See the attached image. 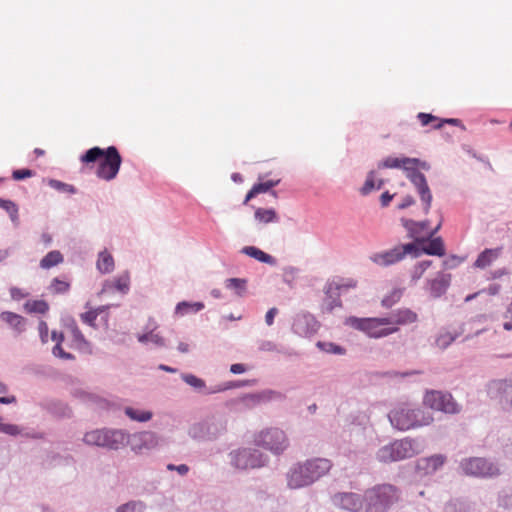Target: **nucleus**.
<instances>
[{
	"mask_svg": "<svg viewBox=\"0 0 512 512\" xmlns=\"http://www.w3.org/2000/svg\"><path fill=\"white\" fill-rule=\"evenodd\" d=\"M0 208L4 209L9 214L12 222H18V206L13 201L0 198Z\"/></svg>",
	"mask_w": 512,
	"mask_h": 512,
	"instance_id": "obj_42",
	"label": "nucleus"
},
{
	"mask_svg": "<svg viewBox=\"0 0 512 512\" xmlns=\"http://www.w3.org/2000/svg\"><path fill=\"white\" fill-rule=\"evenodd\" d=\"M0 431L9 435H16L19 433L18 427L13 424H0Z\"/></svg>",
	"mask_w": 512,
	"mask_h": 512,
	"instance_id": "obj_59",
	"label": "nucleus"
},
{
	"mask_svg": "<svg viewBox=\"0 0 512 512\" xmlns=\"http://www.w3.org/2000/svg\"><path fill=\"white\" fill-rule=\"evenodd\" d=\"M422 251L423 254L439 257L444 256L446 253L444 242L441 237L428 238V236H426V243L422 244Z\"/></svg>",
	"mask_w": 512,
	"mask_h": 512,
	"instance_id": "obj_25",
	"label": "nucleus"
},
{
	"mask_svg": "<svg viewBox=\"0 0 512 512\" xmlns=\"http://www.w3.org/2000/svg\"><path fill=\"white\" fill-rule=\"evenodd\" d=\"M134 440H138L139 442L145 443V444H154L155 442V435L152 432H142L138 435L134 436Z\"/></svg>",
	"mask_w": 512,
	"mask_h": 512,
	"instance_id": "obj_55",
	"label": "nucleus"
},
{
	"mask_svg": "<svg viewBox=\"0 0 512 512\" xmlns=\"http://www.w3.org/2000/svg\"><path fill=\"white\" fill-rule=\"evenodd\" d=\"M415 205V199L411 195H406L402 198L401 202L397 205V208L399 210L406 209L410 206Z\"/></svg>",
	"mask_w": 512,
	"mask_h": 512,
	"instance_id": "obj_58",
	"label": "nucleus"
},
{
	"mask_svg": "<svg viewBox=\"0 0 512 512\" xmlns=\"http://www.w3.org/2000/svg\"><path fill=\"white\" fill-rule=\"evenodd\" d=\"M253 442L256 446L269 450L276 455L283 453L289 445L285 432L279 428L261 430L254 435Z\"/></svg>",
	"mask_w": 512,
	"mask_h": 512,
	"instance_id": "obj_7",
	"label": "nucleus"
},
{
	"mask_svg": "<svg viewBox=\"0 0 512 512\" xmlns=\"http://www.w3.org/2000/svg\"><path fill=\"white\" fill-rule=\"evenodd\" d=\"M228 289L234 290L239 296H242L246 290V280L240 278H229L225 281Z\"/></svg>",
	"mask_w": 512,
	"mask_h": 512,
	"instance_id": "obj_40",
	"label": "nucleus"
},
{
	"mask_svg": "<svg viewBox=\"0 0 512 512\" xmlns=\"http://www.w3.org/2000/svg\"><path fill=\"white\" fill-rule=\"evenodd\" d=\"M446 457L441 454H436L427 458H423L418 462V468L423 470L425 474L436 472L444 465Z\"/></svg>",
	"mask_w": 512,
	"mask_h": 512,
	"instance_id": "obj_23",
	"label": "nucleus"
},
{
	"mask_svg": "<svg viewBox=\"0 0 512 512\" xmlns=\"http://www.w3.org/2000/svg\"><path fill=\"white\" fill-rule=\"evenodd\" d=\"M450 283V275L438 273L437 276L428 282L430 294L433 297H440L444 294Z\"/></svg>",
	"mask_w": 512,
	"mask_h": 512,
	"instance_id": "obj_24",
	"label": "nucleus"
},
{
	"mask_svg": "<svg viewBox=\"0 0 512 512\" xmlns=\"http://www.w3.org/2000/svg\"><path fill=\"white\" fill-rule=\"evenodd\" d=\"M442 222H443V219L441 218L439 223L437 224V226H435V228L432 229L431 231L427 232L428 238H432L436 235V233L440 230V228L442 226Z\"/></svg>",
	"mask_w": 512,
	"mask_h": 512,
	"instance_id": "obj_63",
	"label": "nucleus"
},
{
	"mask_svg": "<svg viewBox=\"0 0 512 512\" xmlns=\"http://www.w3.org/2000/svg\"><path fill=\"white\" fill-rule=\"evenodd\" d=\"M125 414L133 421L147 422L152 418V412L139 410L132 407L125 408Z\"/></svg>",
	"mask_w": 512,
	"mask_h": 512,
	"instance_id": "obj_35",
	"label": "nucleus"
},
{
	"mask_svg": "<svg viewBox=\"0 0 512 512\" xmlns=\"http://www.w3.org/2000/svg\"><path fill=\"white\" fill-rule=\"evenodd\" d=\"M303 465L309 475V478H311V483L327 474L332 467L331 461L326 458L310 459L304 462Z\"/></svg>",
	"mask_w": 512,
	"mask_h": 512,
	"instance_id": "obj_15",
	"label": "nucleus"
},
{
	"mask_svg": "<svg viewBox=\"0 0 512 512\" xmlns=\"http://www.w3.org/2000/svg\"><path fill=\"white\" fill-rule=\"evenodd\" d=\"M389 419L395 428L402 431L429 425L433 421L431 416H424L420 409H410L408 407L394 409L390 412Z\"/></svg>",
	"mask_w": 512,
	"mask_h": 512,
	"instance_id": "obj_5",
	"label": "nucleus"
},
{
	"mask_svg": "<svg viewBox=\"0 0 512 512\" xmlns=\"http://www.w3.org/2000/svg\"><path fill=\"white\" fill-rule=\"evenodd\" d=\"M87 445L118 450L126 442V435L120 430L96 429L87 432L83 437Z\"/></svg>",
	"mask_w": 512,
	"mask_h": 512,
	"instance_id": "obj_6",
	"label": "nucleus"
},
{
	"mask_svg": "<svg viewBox=\"0 0 512 512\" xmlns=\"http://www.w3.org/2000/svg\"><path fill=\"white\" fill-rule=\"evenodd\" d=\"M382 185H383V180H378V182L376 183L375 173L373 171H371L368 174L363 187L361 188V193L363 195H367L375 189H377V190L380 189L382 187Z\"/></svg>",
	"mask_w": 512,
	"mask_h": 512,
	"instance_id": "obj_38",
	"label": "nucleus"
},
{
	"mask_svg": "<svg viewBox=\"0 0 512 512\" xmlns=\"http://www.w3.org/2000/svg\"><path fill=\"white\" fill-rule=\"evenodd\" d=\"M254 217L259 223L264 224L278 221V216L274 209L257 208Z\"/></svg>",
	"mask_w": 512,
	"mask_h": 512,
	"instance_id": "obj_34",
	"label": "nucleus"
},
{
	"mask_svg": "<svg viewBox=\"0 0 512 512\" xmlns=\"http://www.w3.org/2000/svg\"><path fill=\"white\" fill-rule=\"evenodd\" d=\"M400 221L406 229L409 238H412L417 243H426V231L430 225L428 220L414 221L413 219L402 217Z\"/></svg>",
	"mask_w": 512,
	"mask_h": 512,
	"instance_id": "obj_13",
	"label": "nucleus"
},
{
	"mask_svg": "<svg viewBox=\"0 0 512 512\" xmlns=\"http://www.w3.org/2000/svg\"><path fill=\"white\" fill-rule=\"evenodd\" d=\"M176 471L181 475H185L189 471V468L187 465L181 464L176 467Z\"/></svg>",
	"mask_w": 512,
	"mask_h": 512,
	"instance_id": "obj_64",
	"label": "nucleus"
},
{
	"mask_svg": "<svg viewBox=\"0 0 512 512\" xmlns=\"http://www.w3.org/2000/svg\"><path fill=\"white\" fill-rule=\"evenodd\" d=\"M9 292L11 298L16 301H20L29 296V292L19 287H11Z\"/></svg>",
	"mask_w": 512,
	"mask_h": 512,
	"instance_id": "obj_53",
	"label": "nucleus"
},
{
	"mask_svg": "<svg viewBox=\"0 0 512 512\" xmlns=\"http://www.w3.org/2000/svg\"><path fill=\"white\" fill-rule=\"evenodd\" d=\"M347 324L362 331L370 338H383L398 331L397 326H390L388 317L357 318L349 317Z\"/></svg>",
	"mask_w": 512,
	"mask_h": 512,
	"instance_id": "obj_4",
	"label": "nucleus"
},
{
	"mask_svg": "<svg viewBox=\"0 0 512 512\" xmlns=\"http://www.w3.org/2000/svg\"><path fill=\"white\" fill-rule=\"evenodd\" d=\"M388 319L390 320V326H403L412 324L417 321V314L408 308H401L393 312Z\"/></svg>",
	"mask_w": 512,
	"mask_h": 512,
	"instance_id": "obj_20",
	"label": "nucleus"
},
{
	"mask_svg": "<svg viewBox=\"0 0 512 512\" xmlns=\"http://www.w3.org/2000/svg\"><path fill=\"white\" fill-rule=\"evenodd\" d=\"M319 323L311 314L297 316L293 323V331L299 336L307 337L317 332Z\"/></svg>",
	"mask_w": 512,
	"mask_h": 512,
	"instance_id": "obj_14",
	"label": "nucleus"
},
{
	"mask_svg": "<svg viewBox=\"0 0 512 512\" xmlns=\"http://www.w3.org/2000/svg\"><path fill=\"white\" fill-rule=\"evenodd\" d=\"M316 345L321 351L326 352V353L339 354V355L345 354V349L343 347H341L335 343H332V342L319 341V342H317Z\"/></svg>",
	"mask_w": 512,
	"mask_h": 512,
	"instance_id": "obj_45",
	"label": "nucleus"
},
{
	"mask_svg": "<svg viewBox=\"0 0 512 512\" xmlns=\"http://www.w3.org/2000/svg\"><path fill=\"white\" fill-rule=\"evenodd\" d=\"M327 300H326V310L328 312H331L333 311V309L335 308H338V307H341L342 303H341V300H340V295L339 293L337 294H333V296H326Z\"/></svg>",
	"mask_w": 512,
	"mask_h": 512,
	"instance_id": "obj_50",
	"label": "nucleus"
},
{
	"mask_svg": "<svg viewBox=\"0 0 512 512\" xmlns=\"http://www.w3.org/2000/svg\"><path fill=\"white\" fill-rule=\"evenodd\" d=\"M464 474L473 477H495L500 474V469L494 463L481 457L463 459L460 463Z\"/></svg>",
	"mask_w": 512,
	"mask_h": 512,
	"instance_id": "obj_9",
	"label": "nucleus"
},
{
	"mask_svg": "<svg viewBox=\"0 0 512 512\" xmlns=\"http://www.w3.org/2000/svg\"><path fill=\"white\" fill-rule=\"evenodd\" d=\"M51 339L56 342L55 346L53 347V354L56 357L65 359V360H72L74 359V356L70 353H67L63 350L61 344L64 340V335L62 332L52 331Z\"/></svg>",
	"mask_w": 512,
	"mask_h": 512,
	"instance_id": "obj_30",
	"label": "nucleus"
},
{
	"mask_svg": "<svg viewBox=\"0 0 512 512\" xmlns=\"http://www.w3.org/2000/svg\"><path fill=\"white\" fill-rule=\"evenodd\" d=\"M277 313H278V310L275 307L268 310V312L265 315V321H266L267 325L271 326L273 324L274 317L276 316Z\"/></svg>",
	"mask_w": 512,
	"mask_h": 512,
	"instance_id": "obj_60",
	"label": "nucleus"
},
{
	"mask_svg": "<svg viewBox=\"0 0 512 512\" xmlns=\"http://www.w3.org/2000/svg\"><path fill=\"white\" fill-rule=\"evenodd\" d=\"M246 371V367L243 364L236 363L230 366V372L233 374H241Z\"/></svg>",
	"mask_w": 512,
	"mask_h": 512,
	"instance_id": "obj_62",
	"label": "nucleus"
},
{
	"mask_svg": "<svg viewBox=\"0 0 512 512\" xmlns=\"http://www.w3.org/2000/svg\"><path fill=\"white\" fill-rule=\"evenodd\" d=\"M432 265L431 260H423L415 264L411 271V281L417 282L424 275L425 271Z\"/></svg>",
	"mask_w": 512,
	"mask_h": 512,
	"instance_id": "obj_39",
	"label": "nucleus"
},
{
	"mask_svg": "<svg viewBox=\"0 0 512 512\" xmlns=\"http://www.w3.org/2000/svg\"><path fill=\"white\" fill-rule=\"evenodd\" d=\"M145 505L140 501H132L119 506L116 512H144Z\"/></svg>",
	"mask_w": 512,
	"mask_h": 512,
	"instance_id": "obj_46",
	"label": "nucleus"
},
{
	"mask_svg": "<svg viewBox=\"0 0 512 512\" xmlns=\"http://www.w3.org/2000/svg\"><path fill=\"white\" fill-rule=\"evenodd\" d=\"M403 259V251L396 246L388 251L376 253L371 257V260L380 266L393 265Z\"/></svg>",
	"mask_w": 512,
	"mask_h": 512,
	"instance_id": "obj_19",
	"label": "nucleus"
},
{
	"mask_svg": "<svg viewBox=\"0 0 512 512\" xmlns=\"http://www.w3.org/2000/svg\"><path fill=\"white\" fill-rule=\"evenodd\" d=\"M423 401L426 406L433 410L451 414L459 412L457 403L449 393L431 390L425 394Z\"/></svg>",
	"mask_w": 512,
	"mask_h": 512,
	"instance_id": "obj_11",
	"label": "nucleus"
},
{
	"mask_svg": "<svg viewBox=\"0 0 512 512\" xmlns=\"http://www.w3.org/2000/svg\"><path fill=\"white\" fill-rule=\"evenodd\" d=\"M50 185H51V187H53L57 190H61V191H64V192H67L70 194L76 193V189L73 185L66 184V183L60 182L58 180H51Z\"/></svg>",
	"mask_w": 512,
	"mask_h": 512,
	"instance_id": "obj_51",
	"label": "nucleus"
},
{
	"mask_svg": "<svg viewBox=\"0 0 512 512\" xmlns=\"http://www.w3.org/2000/svg\"><path fill=\"white\" fill-rule=\"evenodd\" d=\"M357 286V281L351 278H339L329 281L325 286V295L333 296V294H337L343 290L353 289Z\"/></svg>",
	"mask_w": 512,
	"mask_h": 512,
	"instance_id": "obj_21",
	"label": "nucleus"
},
{
	"mask_svg": "<svg viewBox=\"0 0 512 512\" xmlns=\"http://www.w3.org/2000/svg\"><path fill=\"white\" fill-rule=\"evenodd\" d=\"M279 180H268L263 183L255 184L249 192L246 194V197L244 199V204H247L252 198H254L256 195L260 193H265L269 191L271 188L278 185Z\"/></svg>",
	"mask_w": 512,
	"mask_h": 512,
	"instance_id": "obj_29",
	"label": "nucleus"
},
{
	"mask_svg": "<svg viewBox=\"0 0 512 512\" xmlns=\"http://www.w3.org/2000/svg\"><path fill=\"white\" fill-rule=\"evenodd\" d=\"M402 297V290L401 289H398V288H395L393 289L388 295H386L382 301H381V304L383 307L385 308H390L392 307L394 304H396L397 302L400 301Z\"/></svg>",
	"mask_w": 512,
	"mask_h": 512,
	"instance_id": "obj_44",
	"label": "nucleus"
},
{
	"mask_svg": "<svg viewBox=\"0 0 512 512\" xmlns=\"http://www.w3.org/2000/svg\"><path fill=\"white\" fill-rule=\"evenodd\" d=\"M499 257V249H485L482 251L475 263L474 266L477 268H486L492 264L493 261H495Z\"/></svg>",
	"mask_w": 512,
	"mask_h": 512,
	"instance_id": "obj_28",
	"label": "nucleus"
},
{
	"mask_svg": "<svg viewBox=\"0 0 512 512\" xmlns=\"http://www.w3.org/2000/svg\"><path fill=\"white\" fill-rule=\"evenodd\" d=\"M202 309H204V304L202 302L190 303V302L183 301V302H180L177 304L176 313L183 316L190 312L201 311Z\"/></svg>",
	"mask_w": 512,
	"mask_h": 512,
	"instance_id": "obj_36",
	"label": "nucleus"
},
{
	"mask_svg": "<svg viewBox=\"0 0 512 512\" xmlns=\"http://www.w3.org/2000/svg\"><path fill=\"white\" fill-rule=\"evenodd\" d=\"M333 503L335 506L351 512L359 511L363 505L360 495L355 493L336 494L333 496Z\"/></svg>",
	"mask_w": 512,
	"mask_h": 512,
	"instance_id": "obj_17",
	"label": "nucleus"
},
{
	"mask_svg": "<svg viewBox=\"0 0 512 512\" xmlns=\"http://www.w3.org/2000/svg\"><path fill=\"white\" fill-rule=\"evenodd\" d=\"M96 267L98 271L102 274L111 273L115 267L113 256L107 250L100 252L98 254Z\"/></svg>",
	"mask_w": 512,
	"mask_h": 512,
	"instance_id": "obj_27",
	"label": "nucleus"
},
{
	"mask_svg": "<svg viewBox=\"0 0 512 512\" xmlns=\"http://www.w3.org/2000/svg\"><path fill=\"white\" fill-rule=\"evenodd\" d=\"M24 310L29 314H46L49 311V304L42 299L28 300L24 304Z\"/></svg>",
	"mask_w": 512,
	"mask_h": 512,
	"instance_id": "obj_31",
	"label": "nucleus"
},
{
	"mask_svg": "<svg viewBox=\"0 0 512 512\" xmlns=\"http://www.w3.org/2000/svg\"><path fill=\"white\" fill-rule=\"evenodd\" d=\"M232 461L239 469L259 468L268 462V457L255 449L243 448L232 454Z\"/></svg>",
	"mask_w": 512,
	"mask_h": 512,
	"instance_id": "obj_10",
	"label": "nucleus"
},
{
	"mask_svg": "<svg viewBox=\"0 0 512 512\" xmlns=\"http://www.w3.org/2000/svg\"><path fill=\"white\" fill-rule=\"evenodd\" d=\"M394 195L390 194L388 191L384 192L380 197V202L383 207H387L392 201Z\"/></svg>",
	"mask_w": 512,
	"mask_h": 512,
	"instance_id": "obj_61",
	"label": "nucleus"
},
{
	"mask_svg": "<svg viewBox=\"0 0 512 512\" xmlns=\"http://www.w3.org/2000/svg\"><path fill=\"white\" fill-rule=\"evenodd\" d=\"M101 312H102V310H100V309H94V310H90L85 313H82L80 315V317H81V320L85 324L95 327V321Z\"/></svg>",
	"mask_w": 512,
	"mask_h": 512,
	"instance_id": "obj_49",
	"label": "nucleus"
},
{
	"mask_svg": "<svg viewBox=\"0 0 512 512\" xmlns=\"http://www.w3.org/2000/svg\"><path fill=\"white\" fill-rule=\"evenodd\" d=\"M0 319L9 325L17 334H21L26 329V319L14 312L4 311L0 314Z\"/></svg>",
	"mask_w": 512,
	"mask_h": 512,
	"instance_id": "obj_22",
	"label": "nucleus"
},
{
	"mask_svg": "<svg viewBox=\"0 0 512 512\" xmlns=\"http://www.w3.org/2000/svg\"><path fill=\"white\" fill-rule=\"evenodd\" d=\"M72 346L81 351H90V344L75 323L68 326Z\"/></svg>",
	"mask_w": 512,
	"mask_h": 512,
	"instance_id": "obj_26",
	"label": "nucleus"
},
{
	"mask_svg": "<svg viewBox=\"0 0 512 512\" xmlns=\"http://www.w3.org/2000/svg\"><path fill=\"white\" fill-rule=\"evenodd\" d=\"M39 335L43 343L48 342V325L45 321H40L38 325Z\"/></svg>",
	"mask_w": 512,
	"mask_h": 512,
	"instance_id": "obj_57",
	"label": "nucleus"
},
{
	"mask_svg": "<svg viewBox=\"0 0 512 512\" xmlns=\"http://www.w3.org/2000/svg\"><path fill=\"white\" fill-rule=\"evenodd\" d=\"M80 161L83 164L100 161L96 169L97 177L104 181H111L115 179L119 173L122 157L115 146H109L106 149L93 147L80 157Z\"/></svg>",
	"mask_w": 512,
	"mask_h": 512,
	"instance_id": "obj_2",
	"label": "nucleus"
},
{
	"mask_svg": "<svg viewBox=\"0 0 512 512\" xmlns=\"http://www.w3.org/2000/svg\"><path fill=\"white\" fill-rule=\"evenodd\" d=\"M233 387H235L234 384L232 382H228V383L216 385V386L212 387L211 389H209L206 393L207 394H215V393L229 390Z\"/></svg>",
	"mask_w": 512,
	"mask_h": 512,
	"instance_id": "obj_56",
	"label": "nucleus"
},
{
	"mask_svg": "<svg viewBox=\"0 0 512 512\" xmlns=\"http://www.w3.org/2000/svg\"><path fill=\"white\" fill-rule=\"evenodd\" d=\"M417 118L422 126H428L431 124L434 129H440L444 125V121H441L440 118L429 113L420 112L418 113Z\"/></svg>",
	"mask_w": 512,
	"mask_h": 512,
	"instance_id": "obj_37",
	"label": "nucleus"
},
{
	"mask_svg": "<svg viewBox=\"0 0 512 512\" xmlns=\"http://www.w3.org/2000/svg\"><path fill=\"white\" fill-rule=\"evenodd\" d=\"M130 289V273L128 271H124L114 277L111 280H106L103 283L101 294L110 293L114 290L127 294Z\"/></svg>",
	"mask_w": 512,
	"mask_h": 512,
	"instance_id": "obj_16",
	"label": "nucleus"
},
{
	"mask_svg": "<svg viewBox=\"0 0 512 512\" xmlns=\"http://www.w3.org/2000/svg\"><path fill=\"white\" fill-rule=\"evenodd\" d=\"M422 244L423 243H417L415 240L413 243H407L404 245H399V249L403 251V258L407 254H411L413 257H419L423 254L422 251Z\"/></svg>",
	"mask_w": 512,
	"mask_h": 512,
	"instance_id": "obj_41",
	"label": "nucleus"
},
{
	"mask_svg": "<svg viewBox=\"0 0 512 512\" xmlns=\"http://www.w3.org/2000/svg\"><path fill=\"white\" fill-rule=\"evenodd\" d=\"M34 175V172L30 169H18L14 170L12 173V178L14 180H23L26 178H30Z\"/></svg>",
	"mask_w": 512,
	"mask_h": 512,
	"instance_id": "obj_54",
	"label": "nucleus"
},
{
	"mask_svg": "<svg viewBox=\"0 0 512 512\" xmlns=\"http://www.w3.org/2000/svg\"><path fill=\"white\" fill-rule=\"evenodd\" d=\"M69 289L70 283L58 278H54L49 285V290L53 294H63L68 292Z\"/></svg>",
	"mask_w": 512,
	"mask_h": 512,
	"instance_id": "obj_43",
	"label": "nucleus"
},
{
	"mask_svg": "<svg viewBox=\"0 0 512 512\" xmlns=\"http://www.w3.org/2000/svg\"><path fill=\"white\" fill-rule=\"evenodd\" d=\"M366 512H386L399 500V492L390 484L373 487L365 494Z\"/></svg>",
	"mask_w": 512,
	"mask_h": 512,
	"instance_id": "obj_3",
	"label": "nucleus"
},
{
	"mask_svg": "<svg viewBox=\"0 0 512 512\" xmlns=\"http://www.w3.org/2000/svg\"><path fill=\"white\" fill-rule=\"evenodd\" d=\"M287 481L288 486L292 489L302 488L312 484L311 478H309L303 463L297 464L291 468L287 476Z\"/></svg>",
	"mask_w": 512,
	"mask_h": 512,
	"instance_id": "obj_18",
	"label": "nucleus"
},
{
	"mask_svg": "<svg viewBox=\"0 0 512 512\" xmlns=\"http://www.w3.org/2000/svg\"><path fill=\"white\" fill-rule=\"evenodd\" d=\"M64 260L63 255L60 251L54 250L50 251L45 257H43L40 261V267L43 269H50Z\"/></svg>",
	"mask_w": 512,
	"mask_h": 512,
	"instance_id": "obj_33",
	"label": "nucleus"
},
{
	"mask_svg": "<svg viewBox=\"0 0 512 512\" xmlns=\"http://www.w3.org/2000/svg\"><path fill=\"white\" fill-rule=\"evenodd\" d=\"M419 166L427 168L425 162L409 157H387L378 164V168H402L406 172L407 178L414 184L420 196L422 202L421 214L427 215L430 211L433 197L424 174L418 171Z\"/></svg>",
	"mask_w": 512,
	"mask_h": 512,
	"instance_id": "obj_1",
	"label": "nucleus"
},
{
	"mask_svg": "<svg viewBox=\"0 0 512 512\" xmlns=\"http://www.w3.org/2000/svg\"><path fill=\"white\" fill-rule=\"evenodd\" d=\"M242 252L262 263H267V264H273L274 263V258L265 253L264 251L260 250L259 248L257 247H254V246H246L243 248Z\"/></svg>",
	"mask_w": 512,
	"mask_h": 512,
	"instance_id": "obj_32",
	"label": "nucleus"
},
{
	"mask_svg": "<svg viewBox=\"0 0 512 512\" xmlns=\"http://www.w3.org/2000/svg\"><path fill=\"white\" fill-rule=\"evenodd\" d=\"M182 380L191 387L201 390L206 387L205 381L193 374H182Z\"/></svg>",
	"mask_w": 512,
	"mask_h": 512,
	"instance_id": "obj_47",
	"label": "nucleus"
},
{
	"mask_svg": "<svg viewBox=\"0 0 512 512\" xmlns=\"http://www.w3.org/2000/svg\"><path fill=\"white\" fill-rule=\"evenodd\" d=\"M138 341L141 343L152 342L157 346H163L164 340L161 336L155 333H146L138 336Z\"/></svg>",
	"mask_w": 512,
	"mask_h": 512,
	"instance_id": "obj_48",
	"label": "nucleus"
},
{
	"mask_svg": "<svg viewBox=\"0 0 512 512\" xmlns=\"http://www.w3.org/2000/svg\"><path fill=\"white\" fill-rule=\"evenodd\" d=\"M488 395L503 408L512 407V380H493L488 384Z\"/></svg>",
	"mask_w": 512,
	"mask_h": 512,
	"instance_id": "obj_12",
	"label": "nucleus"
},
{
	"mask_svg": "<svg viewBox=\"0 0 512 512\" xmlns=\"http://www.w3.org/2000/svg\"><path fill=\"white\" fill-rule=\"evenodd\" d=\"M417 452L412 440L402 439L379 449L377 459L384 463L400 461L413 457Z\"/></svg>",
	"mask_w": 512,
	"mask_h": 512,
	"instance_id": "obj_8",
	"label": "nucleus"
},
{
	"mask_svg": "<svg viewBox=\"0 0 512 512\" xmlns=\"http://www.w3.org/2000/svg\"><path fill=\"white\" fill-rule=\"evenodd\" d=\"M454 341V337L449 333L441 334L436 339V345L441 349L446 348Z\"/></svg>",
	"mask_w": 512,
	"mask_h": 512,
	"instance_id": "obj_52",
	"label": "nucleus"
}]
</instances>
